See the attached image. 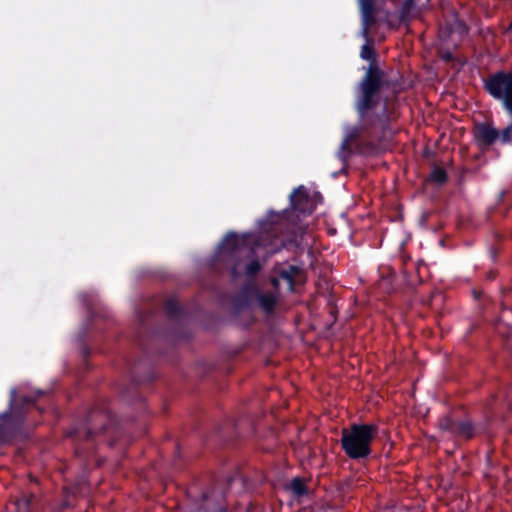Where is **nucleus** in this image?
Here are the masks:
<instances>
[{"mask_svg": "<svg viewBox=\"0 0 512 512\" xmlns=\"http://www.w3.org/2000/svg\"><path fill=\"white\" fill-rule=\"evenodd\" d=\"M376 433L372 425H353L342 432V447L351 458L366 457L370 453V444Z\"/></svg>", "mask_w": 512, "mask_h": 512, "instance_id": "2", "label": "nucleus"}, {"mask_svg": "<svg viewBox=\"0 0 512 512\" xmlns=\"http://www.w3.org/2000/svg\"><path fill=\"white\" fill-rule=\"evenodd\" d=\"M307 198L306 192L303 188L295 189L291 195V202L295 209L301 210V202Z\"/></svg>", "mask_w": 512, "mask_h": 512, "instance_id": "7", "label": "nucleus"}, {"mask_svg": "<svg viewBox=\"0 0 512 512\" xmlns=\"http://www.w3.org/2000/svg\"><path fill=\"white\" fill-rule=\"evenodd\" d=\"M281 277L287 280L289 288L292 289V276L287 272H282Z\"/></svg>", "mask_w": 512, "mask_h": 512, "instance_id": "12", "label": "nucleus"}, {"mask_svg": "<svg viewBox=\"0 0 512 512\" xmlns=\"http://www.w3.org/2000/svg\"><path fill=\"white\" fill-rule=\"evenodd\" d=\"M251 242H253L251 236L229 234L220 247V253L223 255L243 254L248 250V245Z\"/></svg>", "mask_w": 512, "mask_h": 512, "instance_id": "4", "label": "nucleus"}, {"mask_svg": "<svg viewBox=\"0 0 512 512\" xmlns=\"http://www.w3.org/2000/svg\"><path fill=\"white\" fill-rule=\"evenodd\" d=\"M360 56L364 60H371L373 58V49L368 44L362 46Z\"/></svg>", "mask_w": 512, "mask_h": 512, "instance_id": "10", "label": "nucleus"}, {"mask_svg": "<svg viewBox=\"0 0 512 512\" xmlns=\"http://www.w3.org/2000/svg\"><path fill=\"white\" fill-rule=\"evenodd\" d=\"M288 489L293 494V496L298 499L308 496L309 494V489L306 486L304 480L298 477L291 480L288 485Z\"/></svg>", "mask_w": 512, "mask_h": 512, "instance_id": "5", "label": "nucleus"}, {"mask_svg": "<svg viewBox=\"0 0 512 512\" xmlns=\"http://www.w3.org/2000/svg\"><path fill=\"white\" fill-rule=\"evenodd\" d=\"M260 269V265L256 261L250 262L246 267V272L248 275L255 274Z\"/></svg>", "mask_w": 512, "mask_h": 512, "instance_id": "11", "label": "nucleus"}, {"mask_svg": "<svg viewBox=\"0 0 512 512\" xmlns=\"http://www.w3.org/2000/svg\"><path fill=\"white\" fill-rule=\"evenodd\" d=\"M446 179V174L444 170L442 169H434V171L431 174V180L437 183H442Z\"/></svg>", "mask_w": 512, "mask_h": 512, "instance_id": "9", "label": "nucleus"}, {"mask_svg": "<svg viewBox=\"0 0 512 512\" xmlns=\"http://www.w3.org/2000/svg\"><path fill=\"white\" fill-rule=\"evenodd\" d=\"M359 4H360L362 18H363L364 35L366 36L368 27L372 22L373 5H372L371 0H359Z\"/></svg>", "mask_w": 512, "mask_h": 512, "instance_id": "6", "label": "nucleus"}, {"mask_svg": "<svg viewBox=\"0 0 512 512\" xmlns=\"http://www.w3.org/2000/svg\"><path fill=\"white\" fill-rule=\"evenodd\" d=\"M462 433H463L465 436H467V437H469V436H470L469 431H468V430L466 431V429H463Z\"/></svg>", "mask_w": 512, "mask_h": 512, "instance_id": "14", "label": "nucleus"}, {"mask_svg": "<svg viewBox=\"0 0 512 512\" xmlns=\"http://www.w3.org/2000/svg\"><path fill=\"white\" fill-rule=\"evenodd\" d=\"M17 401V397H16V393L15 391H12V394H11V404L14 405Z\"/></svg>", "mask_w": 512, "mask_h": 512, "instance_id": "13", "label": "nucleus"}, {"mask_svg": "<svg viewBox=\"0 0 512 512\" xmlns=\"http://www.w3.org/2000/svg\"><path fill=\"white\" fill-rule=\"evenodd\" d=\"M275 301L276 300L273 295H263L260 298V303H261L262 307L267 311H269L273 308Z\"/></svg>", "mask_w": 512, "mask_h": 512, "instance_id": "8", "label": "nucleus"}, {"mask_svg": "<svg viewBox=\"0 0 512 512\" xmlns=\"http://www.w3.org/2000/svg\"><path fill=\"white\" fill-rule=\"evenodd\" d=\"M379 81L380 79L376 70L371 66L360 87L361 95L357 107L361 114L373 107L374 97L379 88Z\"/></svg>", "mask_w": 512, "mask_h": 512, "instance_id": "3", "label": "nucleus"}, {"mask_svg": "<svg viewBox=\"0 0 512 512\" xmlns=\"http://www.w3.org/2000/svg\"><path fill=\"white\" fill-rule=\"evenodd\" d=\"M486 87L491 95L501 99L506 109L512 114V72L500 73L489 79ZM476 139L483 144H492L500 138L502 143L512 142V124L501 134L490 124H478L475 128Z\"/></svg>", "mask_w": 512, "mask_h": 512, "instance_id": "1", "label": "nucleus"}]
</instances>
